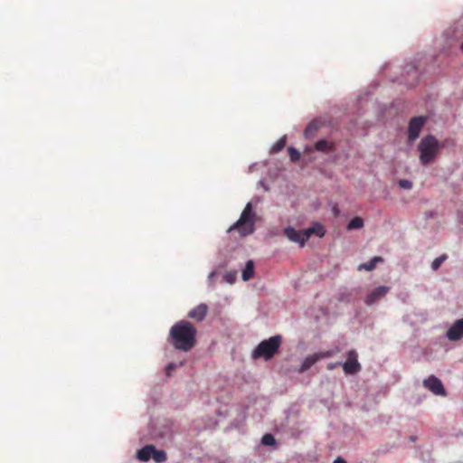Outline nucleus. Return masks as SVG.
<instances>
[{
	"label": "nucleus",
	"instance_id": "nucleus-20",
	"mask_svg": "<svg viewBox=\"0 0 463 463\" xmlns=\"http://www.w3.org/2000/svg\"><path fill=\"white\" fill-rule=\"evenodd\" d=\"M364 225V222L362 217L355 216L352 219H349V231L362 229Z\"/></svg>",
	"mask_w": 463,
	"mask_h": 463
},
{
	"label": "nucleus",
	"instance_id": "nucleus-17",
	"mask_svg": "<svg viewBox=\"0 0 463 463\" xmlns=\"http://www.w3.org/2000/svg\"><path fill=\"white\" fill-rule=\"evenodd\" d=\"M314 149L323 153L334 152L335 150L334 144L325 139L317 141L314 146Z\"/></svg>",
	"mask_w": 463,
	"mask_h": 463
},
{
	"label": "nucleus",
	"instance_id": "nucleus-30",
	"mask_svg": "<svg viewBox=\"0 0 463 463\" xmlns=\"http://www.w3.org/2000/svg\"><path fill=\"white\" fill-rule=\"evenodd\" d=\"M334 463H346V461L342 458H338L334 461Z\"/></svg>",
	"mask_w": 463,
	"mask_h": 463
},
{
	"label": "nucleus",
	"instance_id": "nucleus-19",
	"mask_svg": "<svg viewBox=\"0 0 463 463\" xmlns=\"http://www.w3.org/2000/svg\"><path fill=\"white\" fill-rule=\"evenodd\" d=\"M253 274H254V263L252 260H249L246 263V267L242 271V279L244 281H247L253 277Z\"/></svg>",
	"mask_w": 463,
	"mask_h": 463
},
{
	"label": "nucleus",
	"instance_id": "nucleus-14",
	"mask_svg": "<svg viewBox=\"0 0 463 463\" xmlns=\"http://www.w3.org/2000/svg\"><path fill=\"white\" fill-rule=\"evenodd\" d=\"M361 371L358 362V354L354 350H349V375H354Z\"/></svg>",
	"mask_w": 463,
	"mask_h": 463
},
{
	"label": "nucleus",
	"instance_id": "nucleus-12",
	"mask_svg": "<svg viewBox=\"0 0 463 463\" xmlns=\"http://www.w3.org/2000/svg\"><path fill=\"white\" fill-rule=\"evenodd\" d=\"M208 310V306L204 303H201L189 311L188 317L196 322H202L205 318Z\"/></svg>",
	"mask_w": 463,
	"mask_h": 463
},
{
	"label": "nucleus",
	"instance_id": "nucleus-24",
	"mask_svg": "<svg viewBox=\"0 0 463 463\" xmlns=\"http://www.w3.org/2000/svg\"><path fill=\"white\" fill-rule=\"evenodd\" d=\"M261 443L265 446H273L276 443V439L272 434L267 433L262 437Z\"/></svg>",
	"mask_w": 463,
	"mask_h": 463
},
{
	"label": "nucleus",
	"instance_id": "nucleus-13",
	"mask_svg": "<svg viewBox=\"0 0 463 463\" xmlns=\"http://www.w3.org/2000/svg\"><path fill=\"white\" fill-rule=\"evenodd\" d=\"M326 230L324 226L319 222H315L311 227L305 229V238L308 241L312 235H316L318 238L324 237Z\"/></svg>",
	"mask_w": 463,
	"mask_h": 463
},
{
	"label": "nucleus",
	"instance_id": "nucleus-31",
	"mask_svg": "<svg viewBox=\"0 0 463 463\" xmlns=\"http://www.w3.org/2000/svg\"><path fill=\"white\" fill-rule=\"evenodd\" d=\"M335 365H336V364H329L327 365V369H328V370H332V369H334V368L335 367Z\"/></svg>",
	"mask_w": 463,
	"mask_h": 463
},
{
	"label": "nucleus",
	"instance_id": "nucleus-22",
	"mask_svg": "<svg viewBox=\"0 0 463 463\" xmlns=\"http://www.w3.org/2000/svg\"><path fill=\"white\" fill-rule=\"evenodd\" d=\"M286 146V137H281L271 147L270 153L277 154L281 151Z\"/></svg>",
	"mask_w": 463,
	"mask_h": 463
},
{
	"label": "nucleus",
	"instance_id": "nucleus-7",
	"mask_svg": "<svg viewBox=\"0 0 463 463\" xmlns=\"http://www.w3.org/2000/svg\"><path fill=\"white\" fill-rule=\"evenodd\" d=\"M403 71L410 77V79H405L404 76H402V79L400 80V83L405 84L410 88L413 87L419 79V73L416 63H407Z\"/></svg>",
	"mask_w": 463,
	"mask_h": 463
},
{
	"label": "nucleus",
	"instance_id": "nucleus-3",
	"mask_svg": "<svg viewBox=\"0 0 463 463\" xmlns=\"http://www.w3.org/2000/svg\"><path fill=\"white\" fill-rule=\"evenodd\" d=\"M255 213L252 212V205L248 203L243 209L240 219L230 227L228 232L238 230L241 236H247L255 231Z\"/></svg>",
	"mask_w": 463,
	"mask_h": 463
},
{
	"label": "nucleus",
	"instance_id": "nucleus-16",
	"mask_svg": "<svg viewBox=\"0 0 463 463\" xmlns=\"http://www.w3.org/2000/svg\"><path fill=\"white\" fill-rule=\"evenodd\" d=\"M382 262H383V259L380 256H375L372 258L369 261L360 264L357 269L358 270L364 269L367 271H371L375 269L378 263Z\"/></svg>",
	"mask_w": 463,
	"mask_h": 463
},
{
	"label": "nucleus",
	"instance_id": "nucleus-9",
	"mask_svg": "<svg viewBox=\"0 0 463 463\" xmlns=\"http://www.w3.org/2000/svg\"><path fill=\"white\" fill-rule=\"evenodd\" d=\"M446 337L450 341H458L463 337V318L457 319L447 330Z\"/></svg>",
	"mask_w": 463,
	"mask_h": 463
},
{
	"label": "nucleus",
	"instance_id": "nucleus-27",
	"mask_svg": "<svg viewBox=\"0 0 463 463\" xmlns=\"http://www.w3.org/2000/svg\"><path fill=\"white\" fill-rule=\"evenodd\" d=\"M176 368V364H169L166 368H165V373L167 376H170L172 372Z\"/></svg>",
	"mask_w": 463,
	"mask_h": 463
},
{
	"label": "nucleus",
	"instance_id": "nucleus-26",
	"mask_svg": "<svg viewBox=\"0 0 463 463\" xmlns=\"http://www.w3.org/2000/svg\"><path fill=\"white\" fill-rule=\"evenodd\" d=\"M398 185L405 190H410L412 188V182L407 179H401L398 181Z\"/></svg>",
	"mask_w": 463,
	"mask_h": 463
},
{
	"label": "nucleus",
	"instance_id": "nucleus-2",
	"mask_svg": "<svg viewBox=\"0 0 463 463\" xmlns=\"http://www.w3.org/2000/svg\"><path fill=\"white\" fill-rule=\"evenodd\" d=\"M442 146L443 145L433 135L430 134L422 137L418 145L420 164L428 165L432 163Z\"/></svg>",
	"mask_w": 463,
	"mask_h": 463
},
{
	"label": "nucleus",
	"instance_id": "nucleus-10",
	"mask_svg": "<svg viewBox=\"0 0 463 463\" xmlns=\"http://www.w3.org/2000/svg\"><path fill=\"white\" fill-rule=\"evenodd\" d=\"M284 233L288 240L299 243L300 246H304L306 241H307L305 238V230H296L292 227H287L284 230Z\"/></svg>",
	"mask_w": 463,
	"mask_h": 463
},
{
	"label": "nucleus",
	"instance_id": "nucleus-6",
	"mask_svg": "<svg viewBox=\"0 0 463 463\" xmlns=\"http://www.w3.org/2000/svg\"><path fill=\"white\" fill-rule=\"evenodd\" d=\"M422 385L437 396L445 397L447 395L446 389L441 380L433 374L424 379Z\"/></svg>",
	"mask_w": 463,
	"mask_h": 463
},
{
	"label": "nucleus",
	"instance_id": "nucleus-8",
	"mask_svg": "<svg viewBox=\"0 0 463 463\" xmlns=\"http://www.w3.org/2000/svg\"><path fill=\"white\" fill-rule=\"evenodd\" d=\"M389 291L390 287L378 286L365 297L364 303L367 306H372L383 298Z\"/></svg>",
	"mask_w": 463,
	"mask_h": 463
},
{
	"label": "nucleus",
	"instance_id": "nucleus-18",
	"mask_svg": "<svg viewBox=\"0 0 463 463\" xmlns=\"http://www.w3.org/2000/svg\"><path fill=\"white\" fill-rule=\"evenodd\" d=\"M320 123L317 120L311 121L306 128L304 131V136L306 138H311L315 136V134L320 128Z\"/></svg>",
	"mask_w": 463,
	"mask_h": 463
},
{
	"label": "nucleus",
	"instance_id": "nucleus-34",
	"mask_svg": "<svg viewBox=\"0 0 463 463\" xmlns=\"http://www.w3.org/2000/svg\"><path fill=\"white\" fill-rule=\"evenodd\" d=\"M214 275H215V273L213 271L211 272L210 275H209V279H211Z\"/></svg>",
	"mask_w": 463,
	"mask_h": 463
},
{
	"label": "nucleus",
	"instance_id": "nucleus-15",
	"mask_svg": "<svg viewBox=\"0 0 463 463\" xmlns=\"http://www.w3.org/2000/svg\"><path fill=\"white\" fill-rule=\"evenodd\" d=\"M154 448L153 445H146L143 447L141 449H139L137 453V458L140 461H148L150 458H152V455L154 453Z\"/></svg>",
	"mask_w": 463,
	"mask_h": 463
},
{
	"label": "nucleus",
	"instance_id": "nucleus-28",
	"mask_svg": "<svg viewBox=\"0 0 463 463\" xmlns=\"http://www.w3.org/2000/svg\"><path fill=\"white\" fill-rule=\"evenodd\" d=\"M224 279H225V280H226L227 282H229V283H233V281H234V279H235V274L231 273V272H230V273H227V274H225Z\"/></svg>",
	"mask_w": 463,
	"mask_h": 463
},
{
	"label": "nucleus",
	"instance_id": "nucleus-4",
	"mask_svg": "<svg viewBox=\"0 0 463 463\" xmlns=\"http://www.w3.org/2000/svg\"><path fill=\"white\" fill-rule=\"evenodd\" d=\"M281 342L279 335L261 341L253 351V358H264L266 361L271 359L278 353Z\"/></svg>",
	"mask_w": 463,
	"mask_h": 463
},
{
	"label": "nucleus",
	"instance_id": "nucleus-25",
	"mask_svg": "<svg viewBox=\"0 0 463 463\" xmlns=\"http://www.w3.org/2000/svg\"><path fill=\"white\" fill-rule=\"evenodd\" d=\"M288 150L290 160L292 162H297L299 160L300 153L296 148L290 146V147H288Z\"/></svg>",
	"mask_w": 463,
	"mask_h": 463
},
{
	"label": "nucleus",
	"instance_id": "nucleus-11",
	"mask_svg": "<svg viewBox=\"0 0 463 463\" xmlns=\"http://www.w3.org/2000/svg\"><path fill=\"white\" fill-rule=\"evenodd\" d=\"M329 355H330V354L328 352H326V353H317V354H314L312 355H308L303 361L300 368L298 369V373H302L307 371L317 361H319L322 358L328 357Z\"/></svg>",
	"mask_w": 463,
	"mask_h": 463
},
{
	"label": "nucleus",
	"instance_id": "nucleus-33",
	"mask_svg": "<svg viewBox=\"0 0 463 463\" xmlns=\"http://www.w3.org/2000/svg\"><path fill=\"white\" fill-rule=\"evenodd\" d=\"M312 150H313V148H312V147H307V148H306V150H305V152H311Z\"/></svg>",
	"mask_w": 463,
	"mask_h": 463
},
{
	"label": "nucleus",
	"instance_id": "nucleus-1",
	"mask_svg": "<svg viewBox=\"0 0 463 463\" xmlns=\"http://www.w3.org/2000/svg\"><path fill=\"white\" fill-rule=\"evenodd\" d=\"M196 328L185 320L176 322L170 329V337L175 349L188 352L196 344Z\"/></svg>",
	"mask_w": 463,
	"mask_h": 463
},
{
	"label": "nucleus",
	"instance_id": "nucleus-23",
	"mask_svg": "<svg viewBox=\"0 0 463 463\" xmlns=\"http://www.w3.org/2000/svg\"><path fill=\"white\" fill-rule=\"evenodd\" d=\"M446 260L447 255L445 254L434 259L433 261L431 262V269L433 270H438Z\"/></svg>",
	"mask_w": 463,
	"mask_h": 463
},
{
	"label": "nucleus",
	"instance_id": "nucleus-35",
	"mask_svg": "<svg viewBox=\"0 0 463 463\" xmlns=\"http://www.w3.org/2000/svg\"><path fill=\"white\" fill-rule=\"evenodd\" d=\"M460 50L463 52V42L460 43Z\"/></svg>",
	"mask_w": 463,
	"mask_h": 463
},
{
	"label": "nucleus",
	"instance_id": "nucleus-29",
	"mask_svg": "<svg viewBox=\"0 0 463 463\" xmlns=\"http://www.w3.org/2000/svg\"><path fill=\"white\" fill-rule=\"evenodd\" d=\"M341 365H342V368H343V371L345 372V373L347 374V361L341 364Z\"/></svg>",
	"mask_w": 463,
	"mask_h": 463
},
{
	"label": "nucleus",
	"instance_id": "nucleus-21",
	"mask_svg": "<svg viewBox=\"0 0 463 463\" xmlns=\"http://www.w3.org/2000/svg\"><path fill=\"white\" fill-rule=\"evenodd\" d=\"M152 458L156 463H162L166 460V453L164 450H157L156 448H154V453L152 455Z\"/></svg>",
	"mask_w": 463,
	"mask_h": 463
},
{
	"label": "nucleus",
	"instance_id": "nucleus-32",
	"mask_svg": "<svg viewBox=\"0 0 463 463\" xmlns=\"http://www.w3.org/2000/svg\"><path fill=\"white\" fill-rule=\"evenodd\" d=\"M410 440L412 441V442L415 441L416 440V437L415 436H411L410 437Z\"/></svg>",
	"mask_w": 463,
	"mask_h": 463
},
{
	"label": "nucleus",
	"instance_id": "nucleus-5",
	"mask_svg": "<svg viewBox=\"0 0 463 463\" xmlns=\"http://www.w3.org/2000/svg\"><path fill=\"white\" fill-rule=\"evenodd\" d=\"M428 118L426 116L413 117L408 124V143L412 144L419 137L420 133L426 124Z\"/></svg>",
	"mask_w": 463,
	"mask_h": 463
}]
</instances>
